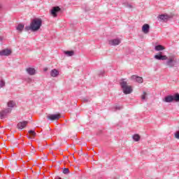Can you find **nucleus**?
<instances>
[{
	"label": "nucleus",
	"mask_w": 179,
	"mask_h": 179,
	"mask_svg": "<svg viewBox=\"0 0 179 179\" xmlns=\"http://www.w3.org/2000/svg\"><path fill=\"white\" fill-rule=\"evenodd\" d=\"M108 44L109 45H120V44H121V39L117 38L115 39H110L108 41Z\"/></svg>",
	"instance_id": "obj_4"
},
{
	"label": "nucleus",
	"mask_w": 179,
	"mask_h": 179,
	"mask_svg": "<svg viewBox=\"0 0 179 179\" xmlns=\"http://www.w3.org/2000/svg\"><path fill=\"white\" fill-rule=\"evenodd\" d=\"M3 40V37L0 36V43H1V41H2Z\"/></svg>",
	"instance_id": "obj_30"
},
{
	"label": "nucleus",
	"mask_w": 179,
	"mask_h": 179,
	"mask_svg": "<svg viewBox=\"0 0 179 179\" xmlns=\"http://www.w3.org/2000/svg\"><path fill=\"white\" fill-rule=\"evenodd\" d=\"M155 48L156 51H163V50H164V46L162 45H156Z\"/></svg>",
	"instance_id": "obj_19"
},
{
	"label": "nucleus",
	"mask_w": 179,
	"mask_h": 179,
	"mask_svg": "<svg viewBox=\"0 0 179 179\" xmlns=\"http://www.w3.org/2000/svg\"><path fill=\"white\" fill-rule=\"evenodd\" d=\"M164 101L165 103H171L172 101H174V97L173 95H169L164 98Z\"/></svg>",
	"instance_id": "obj_14"
},
{
	"label": "nucleus",
	"mask_w": 179,
	"mask_h": 179,
	"mask_svg": "<svg viewBox=\"0 0 179 179\" xmlns=\"http://www.w3.org/2000/svg\"><path fill=\"white\" fill-rule=\"evenodd\" d=\"M45 71H47V69H45Z\"/></svg>",
	"instance_id": "obj_33"
},
{
	"label": "nucleus",
	"mask_w": 179,
	"mask_h": 179,
	"mask_svg": "<svg viewBox=\"0 0 179 179\" xmlns=\"http://www.w3.org/2000/svg\"><path fill=\"white\" fill-rule=\"evenodd\" d=\"M59 10H61V8L58 6L57 7H53L52 9L50 10V13L52 15V16H53V17H57V13H58V12H59Z\"/></svg>",
	"instance_id": "obj_9"
},
{
	"label": "nucleus",
	"mask_w": 179,
	"mask_h": 179,
	"mask_svg": "<svg viewBox=\"0 0 179 179\" xmlns=\"http://www.w3.org/2000/svg\"><path fill=\"white\" fill-rule=\"evenodd\" d=\"M122 106H115L116 110H122Z\"/></svg>",
	"instance_id": "obj_29"
},
{
	"label": "nucleus",
	"mask_w": 179,
	"mask_h": 179,
	"mask_svg": "<svg viewBox=\"0 0 179 179\" xmlns=\"http://www.w3.org/2000/svg\"><path fill=\"white\" fill-rule=\"evenodd\" d=\"M173 101L178 102L179 101V94L176 93L175 95H173Z\"/></svg>",
	"instance_id": "obj_22"
},
{
	"label": "nucleus",
	"mask_w": 179,
	"mask_h": 179,
	"mask_svg": "<svg viewBox=\"0 0 179 179\" xmlns=\"http://www.w3.org/2000/svg\"><path fill=\"white\" fill-rule=\"evenodd\" d=\"M26 71L29 75H31V76H33V75H36V69H34V68L29 67L26 69Z\"/></svg>",
	"instance_id": "obj_13"
},
{
	"label": "nucleus",
	"mask_w": 179,
	"mask_h": 179,
	"mask_svg": "<svg viewBox=\"0 0 179 179\" xmlns=\"http://www.w3.org/2000/svg\"><path fill=\"white\" fill-rule=\"evenodd\" d=\"M1 6H0V9H1Z\"/></svg>",
	"instance_id": "obj_35"
},
{
	"label": "nucleus",
	"mask_w": 179,
	"mask_h": 179,
	"mask_svg": "<svg viewBox=\"0 0 179 179\" xmlns=\"http://www.w3.org/2000/svg\"><path fill=\"white\" fill-rule=\"evenodd\" d=\"M28 132L29 135H31V136H33L34 138L36 135V131H34V130H29Z\"/></svg>",
	"instance_id": "obj_24"
},
{
	"label": "nucleus",
	"mask_w": 179,
	"mask_h": 179,
	"mask_svg": "<svg viewBox=\"0 0 179 179\" xmlns=\"http://www.w3.org/2000/svg\"><path fill=\"white\" fill-rule=\"evenodd\" d=\"M3 86H5V81L1 80L0 81V89H1V87H3Z\"/></svg>",
	"instance_id": "obj_26"
},
{
	"label": "nucleus",
	"mask_w": 179,
	"mask_h": 179,
	"mask_svg": "<svg viewBox=\"0 0 179 179\" xmlns=\"http://www.w3.org/2000/svg\"><path fill=\"white\" fill-rule=\"evenodd\" d=\"M120 85L124 94H131V93H132V87L128 85L125 79L120 80Z\"/></svg>",
	"instance_id": "obj_2"
},
{
	"label": "nucleus",
	"mask_w": 179,
	"mask_h": 179,
	"mask_svg": "<svg viewBox=\"0 0 179 179\" xmlns=\"http://www.w3.org/2000/svg\"><path fill=\"white\" fill-rule=\"evenodd\" d=\"M10 54H12V51H10L9 49H4L0 51L1 57L10 55Z\"/></svg>",
	"instance_id": "obj_11"
},
{
	"label": "nucleus",
	"mask_w": 179,
	"mask_h": 179,
	"mask_svg": "<svg viewBox=\"0 0 179 179\" xmlns=\"http://www.w3.org/2000/svg\"><path fill=\"white\" fill-rule=\"evenodd\" d=\"M29 139H33L31 136H28Z\"/></svg>",
	"instance_id": "obj_32"
},
{
	"label": "nucleus",
	"mask_w": 179,
	"mask_h": 179,
	"mask_svg": "<svg viewBox=\"0 0 179 179\" xmlns=\"http://www.w3.org/2000/svg\"><path fill=\"white\" fill-rule=\"evenodd\" d=\"M146 97H148V93H146V92H143L141 95V100H146Z\"/></svg>",
	"instance_id": "obj_23"
},
{
	"label": "nucleus",
	"mask_w": 179,
	"mask_h": 179,
	"mask_svg": "<svg viewBox=\"0 0 179 179\" xmlns=\"http://www.w3.org/2000/svg\"><path fill=\"white\" fill-rule=\"evenodd\" d=\"M65 54L66 55H68V57H73L75 52L73 50H67L65 52Z\"/></svg>",
	"instance_id": "obj_21"
},
{
	"label": "nucleus",
	"mask_w": 179,
	"mask_h": 179,
	"mask_svg": "<svg viewBox=\"0 0 179 179\" xmlns=\"http://www.w3.org/2000/svg\"><path fill=\"white\" fill-rule=\"evenodd\" d=\"M29 124L28 121H24L19 122L17 124V128L18 129H23V128H26L27 125Z\"/></svg>",
	"instance_id": "obj_12"
},
{
	"label": "nucleus",
	"mask_w": 179,
	"mask_h": 179,
	"mask_svg": "<svg viewBox=\"0 0 179 179\" xmlns=\"http://www.w3.org/2000/svg\"><path fill=\"white\" fill-rule=\"evenodd\" d=\"M15 106H16V103H15V101H9L8 102V107H9V108H13V107H15Z\"/></svg>",
	"instance_id": "obj_18"
},
{
	"label": "nucleus",
	"mask_w": 179,
	"mask_h": 179,
	"mask_svg": "<svg viewBox=\"0 0 179 179\" xmlns=\"http://www.w3.org/2000/svg\"><path fill=\"white\" fill-rule=\"evenodd\" d=\"M59 71L57 69H52L50 71V76H52V78H57V76H59Z\"/></svg>",
	"instance_id": "obj_15"
},
{
	"label": "nucleus",
	"mask_w": 179,
	"mask_h": 179,
	"mask_svg": "<svg viewBox=\"0 0 179 179\" xmlns=\"http://www.w3.org/2000/svg\"><path fill=\"white\" fill-rule=\"evenodd\" d=\"M24 29V24H19L16 27V30L17 31L18 33H22V31H23Z\"/></svg>",
	"instance_id": "obj_16"
},
{
	"label": "nucleus",
	"mask_w": 179,
	"mask_h": 179,
	"mask_svg": "<svg viewBox=\"0 0 179 179\" xmlns=\"http://www.w3.org/2000/svg\"><path fill=\"white\" fill-rule=\"evenodd\" d=\"M48 120H50V121H57V120L61 118V115L55 114V115H48L47 116Z\"/></svg>",
	"instance_id": "obj_7"
},
{
	"label": "nucleus",
	"mask_w": 179,
	"mask_h": 179,
	"mask_svg": "<svg viewBox=\"0 0 179 179\" xmlns=\"http://www.w3.org/2000/svg\"><path fill=\"white\" fill-rule=\"evenodd\" d=\"M64 174H68L69 173V169L68 168H64L63 170Z\"/></svg>",
	"instance_id": "obj_25"
},
{
	"label": "nucleus",
	"mask_w": 179,
	"mask_h": 179,
	"mask_svg": "<svg viewBox=\"0 0 179 179\" xmlns=\"http://www.w3.org/2000/svg\"><path fill=\"white\" fill-rule=\"evenodd\" d=\"M27 82H28V83H30L31 82V80L30 78H28Z\"/></svg>",
	"instance_id": "obj_31"
},
{
	"label": "nucleus",
	"mask_w": 179,
	"mask_h": 179,
	"mask_svg": "<svg viewBox=\"0 0 179 179\" xmlns=\"http://www.w3.org/2000/svg\"><path fill=\"white\" fill-rule=\"evenodd\" d=\"M85 101H87V99H85Z\"/></svg>",
	"instance_id": "obj_34"
},
{
	"label": "nucleus",
	"mask_w": 179,
	"mask_h": 179,
	"mask_svg": "<svg viewBox=\"0 0 179 179\" xmlns=\"http://www.w3.org/2000/svg\"><path fill=\"white\" fill-rule=\"evenodd\" d=\"M154 58L158 61H166V59H167V56L163 55L162 52H159L158 55H155Z\"/></svg>",
	"instance_id": "obj_6"
},
{
	"label": "nucleus",
	"mask_w": 179,
	"mask_h": 179,
	"mask_svg": "<svg viewBox=\"0 0 179 179\" xmlns=\"http://www.w3.org/2000/svg\"><path fill=\"white\" fill-rule=\"evenodd\" d=\"M131 80L134 82H137V83H143V78L138 76H131Z\"/></svg>",
	"instance_id": "obj_8"
},
{
	"label": "nucleus",
	"mask_w": 179,
	"mask_h": 179,
	"mask_svg": "<svg viewBox=\"0 0 179 179\" xmlns=\"http://www.w3.org/2000/svg\"><path fill=\"white\" fill-rule=\"evenodd\" d=\"M175 138L179 139V131L175 133Z\"/></svg>",
	"instance_id": "obj_28"
},
{
	"label": "nucleus",
	"mask_w": 179,
	"mask_h": 179,
	"mask_svg": "<svg viewBox=\"0 0 179 179\" xmlns=\"http://www.w3.org/2000/svg\"><path fill=\"white\" fill-rule=\"evenodd\" d=\"M126 7L129 8V9H132V8H134V6H132L131 4H129V3H127Z\"/></svg>",
	"instance_id": "obj_27"
},
{
	"label": "nucleus",
	"mask_w": 179,
	"mask_h": 179,
	"mask_svg": "<svg viewBox=\"0 0 179 179\" xmlns=\"http://www.w3.org/2000/svg\"><path fill=\"white\" fill-rule=\"evenodd\" d=\"M150 31V26L148 24H145L142 27V31L144 34H148Z\"/></svg>",
	"instance_id": "obj_10"
},
{
	"label": "nucleus",
	"mask_w": 179,
	"mask_h": 179,
	"mask_svg": "<svg viewBox=\"0 0 179 179\" xmlns=\"http://www.w3.org/2000/svg\"><path fill=\"white\" fill-rule=\"evenodd\" d=\"M12 113V109L10 108H6L2 111L0 112V118L2 120L8 115V114Z\"/></svg>",
	"instance_id": "obj_5"
},
{
	"label": "nucleus",
	"mask_w": 179,
	"mask_h": 179,
	"mask_svg": "<svg viewBox=\"0 0 179 179\" xmlns=\"http://www.w3.org/2000/svg\"><path fill=\"white\" fill-rule=\"evenodd\" d=\"M133 139L136 142H139V141L141 140V136H139V134H134L133 136Z\"/></svg>",
	"instance_id": "obj_20"
},
{
	"label": "nucleus",
	"mask_w": 179,
	"mask_h": 179,
	"mask_svg": "<svg viewBox=\"0 0 179 179\" xmlns=\"http://www.w3.org/2000/svg\"><path fill=\"white\" fill-rule=\"evenodd\" d=\"M165 64L166 66H169V68H173V66H176V64H177V60H176V56L174 55H172L167 57Z\"/></svg>",
	"instance_id": "obj_3"
},
{
	"label": "nucleus",
	"mask_w": 179,
	"mask_h": 179,
	"mask_svg": "<svg viewBox=\"0 0 179 179\" xmlns=\"http://www.w3.org/2000/svg\"><path fill=\"white\" fill-rule=\"evenodd\" d=\"M159 19L160 20H163L164 22H166V20H169V17H170L168 15H159L158 16Z\"/></svg>",
	"instance_id": "obj_17"
},
{
	"label": "nucleus",
	"mask_w": 179,
	"mask_h": 179,
	"mask_svg": "<svg viewBox=\"0 0 179 179\" xmlns=\"http://www.w3.org/2000/svg\"><path fill=\"white\" fill-rule=\"evenodd\" d=\"M42 24L43 20L41 18H34L31 22L30 26L25 27L24 29L26 31H29V30H31V31H37L38 30H40Z\"/></svg>",
	"instance_id": "obj_1"
}]
</instances>
